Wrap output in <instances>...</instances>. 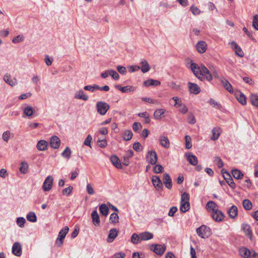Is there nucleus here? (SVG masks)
<instances>
[{
    "label": "nucleus",
    "mask_w": 258,
    "mask_h": 258,
    "mask_svg": "<svg viewBox=\"0 0 258 258\" xmlns=\"http://www.w3.org/2000/svg\"><path fill=\"white\" fill-rule=\"evenodd\" d=\"M28 221L31 222H35L37 221V217L34 212H29L26 216Z\"/></svg>",
    "instance_id": "37998d69"
},
{
    "label": "nucleus",
    "mask_w": 258,
    "mask_h": 258,
    "mask_svg": "<svg viewBox=\"0 0 258 258\" xmlns=\"http://www.w3.org/2000/svg\"><path fill=\"white\" fill-rule=\"evenodd\" d=\"M187 160L191 165L194 166L197 165L198 163L197 157L195 155L191 154L187 156Z\"/></svg>",
    "instance_id": "2f4dec72"
},
{
    "label": "nucleus",
    "mask_w": 258,
    "mask_h": 258,
    "mask_svg": "<svg viewBox=\"0 0 258 258\" xmlns=\"http://www.w3.org/2000/svg\"><path fill=\"white\" fill-rule=\"evenodd\" d=\"M160 145L166 149L170 147V142L168 138L164 136H160L159 138Z\"/></svg>",
    "instance_id": "6ab92c4d"
},
{
    "label": "nucleus",
    "mask_w": 258,
    "mask_h": 258,
    "mask_svg": "<svg viewBox=\"0 0 258 258\" xmlns=\"http://www.w3.org/2000/svg\"><path fill=\"white\" fill-rule=\"evenodd\" d=\"M220 81L226 90H227L230 93L233 92L232 86L227 79L222 77L220 79Z\"/></svg>",
    "instance_id": "a211bd4d"
},
{
    "label": "nucleus",
    "mask_w": 258,
    "mask_h": 258,
    "mask_svg": "<svg viewBox=\"0 0 258 258\" xmlns=\"http://www.w3.org/2000/svg\"><path fill=\"white\" fill-rule=\"evenodd\" d=\"M108 73L109 75H110L114 80H118L119 79V76L115 71L113 70H109Z\"/></svg>",
    "instance_id": "603ef678"
},
{
    "label": "nucleus",
    "mask_w": 258,
    "mask_h": 258,
    "mask_svg": "<svg viewBox=\"0 0 258 258\" xmlns=\"http://www.w3.org/2000/svg\"><path fill=\"white\" fill-rule=\"evenodd\" d=\"M16 223L20 227L23 228L24 227L26 220L23 217H18L17 218Z\"/></svg>",
    "instance_id": "8fccbe9b"
},
{
    "label": "nucleus",
    "mask_w": 258,
    "mask_h": 258,
    "mask_svg": "<svg viewBox=\"0 0 258 258\" xmlns=\"http://www.w3.org/2000/svg\"><path fill=\"white\" fill-rule=\"evenodd\" d=\"M190 208L189 202L181 203L180 210L182 213H185L188 211Z\"/></svg>",
    "instance_id": "58836bf2"
},
{
    "label": "nucleus",
    "mask_w": 258,
    "mask_h": 258,
    "mask_svg": "<svg viewBox=\"0 0 258 258\" xmlns=\"http://www.w3.org/2000/svg\"><path fill=\"white\" fill-rule=\"evenodd\" d=\"M71 150L69 147H67L62 152L61 156L67 159H70L71 155Z\"/></svg>",
    "instance_id": "a18cd8bd"
},
{
    "label": "nucleus",
    "mask_w": 258,
    "mask_h": 258,
    "mask_svg": "<svg viewBox=\"0 0 258 258\" xmlns=\"http://www.w3.org/2000/svg\"><path fill=\"white\" fill-rule=\"evenodd\" d=\"M242 205L245 210L249 211L252 209V203L248 199H245L242 202Z\"/></svg>",
    "instance_id": "e433bc0d"
},
{
    "label": "nucleus",
    "mask_w": 258,
    "mask_h": 258,
    "mask_svg": "<svg viewBox=\"0 0 258 258\" xmlns=\"http://www.w3.org/2000/svg\"><path fill=\"white\" fill-rule=\"evenodd\" d=\"M152 181L154 186L158 190H162L163 188V183L159 176L153 175L152 178Z\"/></svg>",
    "instance_id": "6e6552de"
},
{
    "label": "nucleus",
    "mask_w": 258,
    "mask_h": 258,
    "mask_svg": "<svg viewBox=\"0 0 258 258\" xmlns=\"http://www.w3.org/2000/svg\"><path fill=\"white\" fill-rule=\"evenodd\" d=\"M211 132L212 135L211 137V140L212 141H216L219 138L222 131L219 127H215L212 130Z\"/></svg>",
    "instance_id": "2eb2a0df"
},
{
    "label": "nucleus",
    "mask_w": 258,
    "mask_h": 258,
    "mask_svg": "<svg viewBox=\"0 0 258 258\" xmlns=\"http://www.w3.org/2000/svg\"><path fill=\"white\" fill-rule=\"evenodd\" d=\"M97 89H98V85H96V84H95L93 86H91V85L85 86L84 87V90H87V91H89L92 92H94V91L95 90H97Z\"/></svg>",
    "instance_id": "864d4df0"
},
{
    "label": "nucleus",
    "mask_w": 258,
    "mask_h": 258,
    "mask_svg": "<svg viewBox=\"0 0 258 258\" xmlns=\"http://www.w3.org/2000/svg\"><path fill=\"white\" fill-rule=\"evenodd\" d=\"M239 253L243 258H251L253 255V252L255 251L251 249L249 250L246 247H242L239 249Z\"/></svg>",
    "instance_id": "1a4fd4ad"
},
{
    "label": "nucleus",
    "mask_w": 258,
    "mask_h": 258,
    "mask_svg": "<svg viewBox=\"0 0 258 258\" xmlns=\"http://www.w3.org/2000/svg\"><path fill=\"white\" fill-rule=\"evenodd\" d=\"M133 134L131 131L126 130L122 134V138L124 141H130L133 137Z\"/></svg>",
    "instance_id": "c9c22d12"
},
{
    "label": "nucleus",
    "mask_w": 258,
    "mask_h": 258,
    "mask_svg": "<svg viewBox=\"0 0 258 258\" xmlns=\"http://www.w3.org/2000/svg\"><path fill=\"white\" fill-rule=\"evenodd\" d=\"M226 181L232 189L235 188L236 184L234 183L232 177L227 180H226Z\"/></svg>",
    "instance_id": "774afa93"
},
{
    "label": "nucleus",
    "mask_w": 258,
    "mask_h": 258,
    "mask_svg": "<svg viewBox=\"0 0 258 258\" xmlns=\"http://www.w3.org/2000/svg\"><path fill=\"white\" fill-rule=\"evenodd\" d=\"M12 253L16 256H20L22 253V246L18 242H15L12 246Z\"/></svg>",
    "instance_id": "9d476101"
},
{
    "label": "nucleus",
    "mask_w": 258,
    "mask_h": 258,
    "mask_svg": "<svg viewBox=\"0 0 258 258\" xmlns=\"http://www.w3.org/2000/svg\"><path fill=\"white\" fill-rule=\"evenodd\" d=\"M109 220L111 223L115 224L119 221V217L118 214L116 213H112L109 218Z\"/></svg>",
    "instance_id": "a19ab883"
},
{
    "label": "nucleus",
    "mask_w": 258,
    "mask_h": 258,
    "mask_svg": "<svg viewBox=\"0 0 258 258\" xmlns=\"http://www.w3.org/2000/svg\"><path fill=\"white\" fill-rule=\"evenodd\" d=\"M69 228L68 226H65L58 233V237L55 241V244L57 246H60L63 242V240L67 234L68 233Z\"/></svg>",
    "instance_id": "7ed1b4c3"
},
{
    "label": "nucleus",
    "mask_w": 258,
    "mask_h": 258,
    "mask_svg": "<svg viewBox=\"0 0 258 258\" xmlns=\"http://www.w3.org/2000/svg\"><path fill=\"white\" fill-rule=\"evenodd\" d=\"M207 44L205 41H199L196 47L198 51L200 53H204L207 50Z\"/></svg>",
    "instance_id": "412c9836"
},
{
    "label": "nucleus",
    "mask_w": 258,
    "mask_h": 258,
    "mask_svg": "<svg viewBox=\"0 0 258 258\" xmlns=\"http://www.w3.org/2000/svg\"><path fill=\"white\" fill-rule=\"evenodd\" d=\"M86 190L88 194L92 195L94 194V190L90 183H88L86 186Z\"/></svg>",
    "instance_id": "69168bd1"
},
{
    "label": "nucleus",
    "mask_w": 258,
    "mask_h": 258,
    "mask_svg": "<svg viewBox=\"0 0 258 258\" xmlns=\"http://www.w3.org/2000/svg\"><path fill=\"white\" fill-rule=\"evenodd\" d=\"M146 158L150 164L155 165L158 159L156 152L155 151H148L146 155Z\"/></svg>",
    "instance_id": "423d86ee"
},
{
    "label": "nucleus",
    "mask_w": 258,
    "mask_h": 258,
    "mask_svg": "<svg viewBox=\"0 0 258 258\" xmlns=\"http://www.w3.org/2000/svg\"><path fill=\"white\" fill-rule=\"evenodd\" d=\"M143 84L145 86L149 87L151 86H159L161 84V83L158 80L151 79L144 81Z\"/></svg>",
    "instance_id": "c85d7f7f"
},
{
    "label": "nucleus",
    "mask_w": 258,
    "mask_h": 258,
    "mask_svg": "<svg viewBox=\"0 0 258 258\" xmlns=\"http://www.w3.org/2000/svg\"><path fill=\"white\" fill-rule=\"evenodd\" d=\"M229 216L231 219H235L238 215V209L236 206L233 205L228 211Z\"/></svg>",
    "instance_id": "cd10ccee"
},
{
    "label": "nucleus",
    "mask_w": 258,
    "mask_h": 258,
    "mask_svg": "<svg viewBox=\"0 0 258 258\" xmlns=\"http://www.w3.org/2000/svg\"><path fill=\"white\" fill-rule=\"evenodd\" d=\"M231 46L234 49L235 52L237 55L239 57H243L244 56V52L242 50L240 46L234 41L231 43Z\"/></svg>",
    "instance_id": "4be33fe9"
},
{
    "label": "nucleus",
    "mask_w": 258,
    "mask_h": 258,
    "mask_svg": "<svg viewBox=\"0 0 258 258\" xmlns=\"http://www.w3.org/2000/svg\"><path fill=\"white\" fill-rule=\"evenodd\" d=\"M28 164L26 162H22L19 168L20 171L23 174H26L28 172Z\"/></svg>",
    "instance_id": "ea45409f"
},
{
    "label": "nucleus",
    "mask_w": 258,
    "mask_h": 258,
    "mask_svg": "<svg viewBox=\"0 0 258 258\" xmlns=\"http://www.w3.org/2000/svg\"><path fill=\"white\" fill-rule=\"evenodd\" d=\"M236 98L238 102L243 105L246 104V100L245 95L241 92H239L236 95Z\"/></svg>",
    "instance_id": "7c9ffc66"
},
{
    "label": "nucleus",
    "mask_w": 258,
    "mask_h": 258,
    "mask_svg": "<svg viewBox=\"0 0 258 258\" xmlns=\"http://www.w3.org/2000/svg\"><path fill=\"white\" fill-rule=\"evenodd\" d=\"M73 189L72 186H69L62 190V194L63 195L69 196L72 193Z\"/></svg>",
    "instance_id": "13d9d810"
},
{
    "label": "nucleus",
    "mask_w": 258,
    "mask_h": 258,
    "mask_svg": "<svg viewBox=\"0 0 258 258\" xmlns=\"http://www.w3.org/2000/svg\"><path fill=\"white\" fill-rule=\"evenodd\" d=\"M163 167L160 164H155L153 168V171L155 173H159L163 171Z\"/></svg>",
    "instance_id": "4d7b16f0"
},
{
    "label": "nucleus",
    "mask_w": 258,
    "mask_h": 258,
    "mask_svg": "<svg viewBox=\"0 0 258 258\" xmlns=\"http://www.w3.org/2000/svg\"><path fill=\"white\" fill-rule=\"evenodd\" d=\"M4 81L9 85L14 86L17 84V80L15 78H11V75L7 74L4 76Z\"/></svg>",
    "instance_id": "bb28decb"
},
{
    "label": "nucleus",
    "mask_w": 258,
    "mask_h": 258,
    "mask_svg": "<svg viewBox=\"0 0 258 258\" xmlns=\"http://www.w3.org/2000/svg\"><path fill=\"white\" fill-rule=\"evenodd\" d=\"M196 232L198 236L203 238H208L212 234L210 228L205 225H202L198 228Z\"/></svg>",
    "instance_id": "f03ea898"
},
{
    "label": "nucleus",
    "mask_w": 258,
    "mask_h": 258,
    "mask_svg": "<svg viewBox=\"0 0 258 258\" xmlns=\"http://www.w3.org/2000/svg\"><path fill=\"white\" fill-rule=\"evenodd\" d=\"M92 222L95 225H99L100 224V218L97 211L94 210L91 213Z\"/></svg>",
    "instance_id": "c756f323"
},
{
    "label": "nucleus",
    "mask_w": 258,
    "mask_h": 258,
    "mask_svg": "<svg viewBox=\"0 0 258 258\" xmlns=\"http://www.w3.org/2000/svg\"><path fill=\"white\" fill-rule=\"evenodd\" d=\"M214 162L219 168H221L224 165V163L222 159L219 157H216L215 158Z\"/></svg>",
    "instance_id": "5fc2aeb1"
},
{
    "label": "nucleus",
    "mask_w": 258,
    "mask_h": 258,
    "mask_svg": "<svg viewBox=\"0 0 258 258\" xmlns=\"http://www.w3.org/2000/svg\"><path fill=\"white\" fill-rule=\"evenodd\" d=\"M232 174L233 176L237 179H241L243 176V174L238 169H234L232 170Z\"/></svg>",
    "instance_id": "79ce46f5"
},
{
    "label": "nucleus",
    "mask_w": 258,
    "mask_h": 258,
    "mask_svg": "<svg viewBox=\"0 0 258 258\" xmlns=\"http://www.w3.org/2000/svg\"><path fill=\"white\" fill-rule=\"evenodd\" d=\"M241 229L249 239L252 240V232L250 225L247 224L243 223L241 225Z\"/></svg>",
    "instance_id": "dca6fc26"
},
{
    "label": "nucleus",
    "mask_w": 258,
    "mask_h": 258,
    "mask_svg": "<svg viewBox=\"0 0 258 258\" xmlns=\"http://www.w3.org/2000/svg\"><path fill=\"white\" fill-rule=\"evenodd\" d=\"M187 121L189 123L194 124L196 122V119L192 112H189L188 114Z\"/></svg>",
    "instance_id": "3c124183"
},
{
    "label": "nucleus",
    "mask_w": 258,
    "mask_h": 258,
    "mask_svg": "<svg viewBox=\"0 0 258 258\" xmlns=\"http://www.w3.org/2000/svg\"><path fill=\"white\" fill-rule=\"evenodd\" d=\"M189 194L187 192H183L181 197V203L183 202H189Z\"/></svg>",
    "instance_id": "6e6d98bb"
},
{
    "label": "nucleus",
    "mask_w": 258,
    "mask_h": 258,
    "mask_svg": "<svg viewBox=\"0 0 258 258\" xmlns=\"http://www.w3.org/2000/svg\"><path fill=\"white\" fill-rule=\"evenodd\" d=\"M165 110L163 109H156L154 113V117L156 119H160L161 115L164 114Z\"/></svg>",
    "instance_id": "49530a36"
},
{
    "label": "nucleus",
    "mask_w": 258,
    "mask_h": 258,
    "mask_svg": "<svg viewBox=\"0 0 258 258\" xmlns=\"http://www.w3.org/2000/svg\"><path fill=\"white\" fill-rule=\"evenodd\" d=\"M187 85L190 93L197 95L200 93L201 88L197 84L189 82Z\"/></svg>",
    "instance_id": "9b49d317"
},
{
    "label": "nucleus",
    "mask_w": 258,
    "mask_h": 258,
    "mask_svg": "<svg viewBox=\"0 0 258 258\" xmlns=\"http://www.w3.org/2000/svg\"><path fill=\"white\" fill-rule=\"evenodd\" d=\"M110 160L112 164L117 168H121L122 165L120 160L116 155H112L110 158Z\"/></svg>",
    "instance_id": "393cba45"
},
{
    "label": "nucleus",
    "mask_w": 258,
    "mask_h": 258,
    "mask_svg": "<svg viewBox=\"0 0 258 258\" xmlns=\"http://www.w3.org/2000/svg\"><path fill=\"white\" fill-rule=\"evenodd\" d=\"M92 140V138L90 135H88L87 138L85 139L84 142V145L88 146L91 147V142Z\"/></svg>",
    "instance_id": "338daca9"
},
{
    "label": "nucleus",
    "mask_w": 258,
    "mask_h": 258,
    "mask_svg": "<svg viewBox=\"0 0 258 258\" xmlns=\"http://www.w3.org/2000/svg\"><path fill=\"white\" fill-rule=\"evenodd\" d=\"M142 128V125L140 122H134L133 124V129L135 132H139Z\"/></svg>",
    "instance_id": "052dcab7"
},
{
    "label": "nucleus",
    "mask_w": 258,
    "mask_h": 258,
    "mask_svg": "<svg viewBox=\"0 0 258 258\" xmlns=\"http://www.w3.org/2000/svg\"><path fill=\"white\" fill-rule=\"evenodd\" d=\"M75 99H82L84 101L88 100V96L85 94L82 90H80L76 92L74 96Z\"/></svg>",
    "instance_id": "a878e982"
},
{
    "label": "nucleus",
    "mask_w": 258,
    "mask_h": 258,
    "mask_svg": "<svg viewBox=\"0 0 258 258\" xmlns=\"http://www.w3.org/2000/svg\"><path fill=\"white\" fill-rule=\"evenodd\" d=\"M133 149L137 152H140L143 150V147L139 142H136L133 145Z\"/></svg>",
    "instance_id": "680f3d73"
},
{
    "label": "nucleus",
    "mask_w": 258,
    "mask_h": 258,
    "mask_svg": "<svg viewBox=\"0 0 258 258\" xmlns=\"http://www.w3.org/2000/svg\"><path fill=\"white\" fill-rule=\"evenodd\" d=\"M53 181V178L52 176L49 175L46 177L42 186V189L44 191H49L51 189Z\"/></svg>",
    "instance_id": "0eeeda50"
},
{
    "label": "nucleus",
    "mask_w": 258,
    "mask_h": 258,
    "mask_svg": "<svg viewBox=\"0 0 258 258\" xmlns=\"http://www.w3.org/2000/svg\"><path fill=\"white\" fill-rule=\"evenodd\" d=\"M172 99L175 102L174 106L176 107H178L179 106H182L181 100L179 99L178 97L175 96L172 97Z\"/></svg>",
    "instance_id": "e2e57ef3"
},
{
    "label": "nucleus",
    "mask_w": 258,
    "mask_h": 258,
    "mask_svg": "<svg viewBox=\"0 0 258 258\" xmlns=\"http://www.w3.org/2000/svg\"><path fill=\"white\" fill-rule=\"evenodd\" d=\"M150 249L156 254L162 255L165 251L166 246L165 244H152L150 245Z\"/></svg>",
    "instance_id": "20e7f679"
},
{
    "label": "nucleus",
    "mask_w": 258,
    "mask_h": 258,
    "mask_svg": "<svg viewBox=\"0 0 258 258\" xmlns=\"http://www.w3.org/2000/svg\"><path fill=\"white\" fill-rule=\"evenodd\" d=\"M97 112L102 115H105L109 109L110 106L105 102L99 101L96 104Z\"/></svg>",
    "instance_id": "39448f33"
},
{
    "label": "nucleus",
    "mask_w": 258,
    "mask_h": 258,
    "mask_svg": "<svg viewBox=\"0 0 258 258\" xmlns=\"http://www.w3.org/2000/svg\"><path fill=\"white\" fill-rule=\"evenodd\" d=\"M23 112L26 116L28 117L32 116L33 113V107L30 106H27L24 109Z\"/></svg>",
    "instance_id": "c03bdc74"
},
{
    "label": "nucleus",
    "mask_w": 258,
    "mask_h": 258,
    "mask_svg": "<svg viewBox=\"0 0 258 258\" xmlns=\"http://www.w3.org/2000/svg\"><path fill=\"white\" fill-rule=\"evenodd\" d=\"M163 182L164 184L165 187L170 189L172 187V182L171 178L169 174L167 173H165L163 175Z\"/></svg>",
    "instance_id": "ddd939ff"
},
{
    "label": "nucleus",
    "mask_w": 258,
    "mask_h": 258,
    "mask_svg": "<svg viewBox=\"0 0 258 258\" xmlns=\"http://www.w3.org/2000/svg\"><path fill=\"white\" fill-rule=\"evenodd\" d=\"M250 100L251 104L255 106L258 107V95L256 94H251L250 97Z\"/></svg>",
    "instance_id": "de8ad7c7"
},
{
    "label": "nucleus",
    "mask_w": 258,
    "mask_h": 258,
    "mask_svg": "<svg viewBox=\"0 0 258 258\" xmlns=\"http://www.w3.org/2000/svg\"><path fill=\"white\" fill-rule=\"evenodd\" d=\"M185 139V148L187 149H189L192 147V144L191 143V138L189 136H185L184 137Z\"/></svg>",
    "instance_id": "09e8293b"
},
{
    "label": "nucleus",
    "mask_w": 258,
    "mask_h": 258,
    "mask_svg": "<svg viewBox=\"0 0 258 258\" xmlns=\"http://www.w3.org/2000/svg\"><path fill=\"white\" fill-rule=\"evenodd\" d=\"M212 217L215 221L221 222L224 219L225 215L220 210H216L212 212Z\"/></svg>",
    "instance_id": "f8f14e48"
},
{
    "label": "nucleus",
    "mask_w": 258,
    "mask_h": 258,
    "mask_svg": "<svg viewBox=\"0 0 258 258\" xmlns=\"http://www.w3.org/2000/svg\"><path fill=\"white\" fill-rule=\"evenodd\" d=\"M252 26L254 28L258 30V15H255L253 17Z\"/></svg>",
    "instance_id": "bf43d9fd"
},
{
    "label": "nucleus",
    "mask_w": 258,
    "mask_h": 258,
    "mask_svg": "<svg viewBox=\"0 0 258 258\" xmlns=\"http://www.w3.org/2000/svg\"><path fill=\"white\" fill-rule=\"evenodd\" d=\"M190 68L195 76L200 80L203 81L206 80L208 82L212 80L213 77L211 73L204 64L199 66L191 61Z\"/></svg>",
    "instance_id": "f257e3e1"
},
{
    "label": "nucleus",
    "mask_w": 258,
    "mask_h": 258,
    "mask_svg": "<svg viewBox=\"0 0 258 258\" xmlns=\"http://www.w3.org/2000/svg\"><path fill=\"white\" fill-rule=\"evenodd\" d=\"M115 88L123 93H128L135 90V88L132 86H126L121 87L119 85H115Z\"/></svg>",
    "instance_id": "b1692460"
},
{
    "label": "nucleus",
    "mask_w": 258,
    "mask_h": 258,
    "mask_svg": "<svg viewBox=\"0 0 258 258\" xmlns=\"http://www.w3.org/2000/svg\"><path fill=\"white\" fill-rule=\"evenodd\" d=\"M118 231L116 228H112L109 230L107 241L108 242H111L117 236Z\"/></svg>",
    "instance_id": "aec40b11"
},
{
    "label": "nucleus",
    "mask_w": 258,
    "mask_h": 258,
    "mask_svg": "<svg viewBox=\"0 0 258 258\" xmlns=\"http://www.w3.org/2000/svg\"><path fill=\"white\" fill-rule=\"evenodd\" d=\"M140 234L141 241L150 240L153 237V234L148 231L141 233Z\"/></svg>",
    "instance_id": "473e14b6"
},
{
    "label": "nucleus",
    "mask_w": 258,
    "mask_h": 258,
    "mask_svg": "<svg viewBox=\"0 0 258 258\" xmlns=\"http://www.w3.org/2000/svg\"><path fill=\"white\" fill-rule=\"evenodd\" d=\"M140 64L141 65L140 69L143 73L149 72L151 69L149 64L145 59H142L140 62Z\"/></svg>",
    "instance_id": "f3484780"
},
{
    "label": "nucleus",
    "mask_w": 258,
    "mask_h": 258,
    "mask_svg": "<svg viewBox=\"0 0 258 258\" xmlns=\"http://www.w3.org/2000/svg\"><path fill=\"white\" fill-rule=\"evenodd\" d=\"M36 147L39 151H45L47 149L48 142L44 140H40L38 142Z\"/></svg>",
    "instance_id": "5701e85b"
},
{
    "label": "nucleus",
    "mask_w": 258,
    "mask_h": 258,
    "mask_svg": "<svg viewBox=\"0 0 258 258\" xmlns=\"http://www.w3.org/2000/svg\"><path fill=\"white\" fill-rule=\"evenodd\" d=\"M217 207V204L213 201H209L206 204V209L208 211H212V212L216 211L215 208Z\"/></svg>",
    "instance_id": "f704fd0d"
},
{
    "label": "nucleus",
    "mask_w": 258,
    "mask_h": 258,
    "mask_svg": "<svg viewBox=\"0 0 258 258\" xmlns=\"http://www.w3.org/2000/svg\"><path fill=\"white\" fill-rule=\"evenodd\" d=\"M24 40V37L22 35H18L16 37H15L12 39V42L14 43H17L20 42H22Z\"/></svg>",
    "instance_id": "0e129e2a"
},
{
    "label": "nucleus",
    "mask_w": 258,
    "mask_h": 258,
    "mask_svg": "<svg viewBox=\"0 0 258 258\" xmlns=\"http://www.w3.org/2000/svg\"><path fill=\"white\" fill-rule=\"evenodd\" d=\"M141 241L140 238V234L138 235L137 233H133L131 236V242L134 244H138Z\"/></svg>",
    "instance_id": "4c0bfd02"
},
{
    "label": "nucleus",
    "mask_w": 258,
    "mask_h": 258,
    "mask_svg": "<svg viewBox=\"0 0 258 258\" xmlns=\"http://www.w3.org/2000/svg\"><path fill=\"white\" fill-rule=\"evenodd\" d=\"M60 145V140L59 138L56 136H53L50 139V146L53 149H58Z\"/></svg>",
    "instance_id": "4468645a"
},
{
    "label": "nucleus",
    "mask_w": 258,
    "mask_h": 258,
    "mask_svg": "<svg viewBox=\"0 0 258 258\" xmlns=\"http://www.w3.org/2000/svg\"><path fill=\"white\" fill-rule=\"evenodd\" d=\"M99 210L100 213L104 216H106L108 214L109 208L105 204L100 205Z\"/></svg>",
    "instance_id": "72a5a7b5"
}]
</instances>
